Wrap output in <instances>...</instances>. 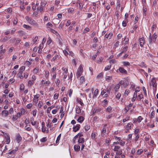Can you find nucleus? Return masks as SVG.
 <instances>
[{
    "label": "nucleus",
    "instance_id": "1",
    "mask_svg": "<svg viewBox=\"0 0 158 158\" xmlns=\"http://www.w3.org/2000/svg\"><path fill=\"white\" fill-rule=\"evenodd\" d=\"M112 150L114 152H116V155L117 156H120L122 154L123 151L119 146L114 145V146H112Z\"/></svg>",
    "mask_w": 158,
    "mask_h": 158
},
{
    "label": "nucleus",
    "instance_id": "2",
    "mask_svg": "<svg viewBox=\"0 0 158 158\" xmlns=\"http://www.w3.org/2000/svg\"><path fill=\"white\" fill-rule=\"evenodd\" d=\"M25 19L27 22L31 25L35 27H38L39 25L36 22L32 19L31 17L26 16L25 17Z\"/></svg>",
    "mask_w": 158,
    "mask_h": 158
},
{
    "label": "nucleus",
    "instance_id": "3",
    "mask_svg": "<svg viewBox=\"0 0 158 158\" xmlns=\"http://www.w3.org/2000/svg\"><path fill=\"white\" fill-rule=\"evenodd\" d=\"M83 67L81 64L78 68L77 72L76 74L77 77H79L82 74L83 72Z\"/></svg>",
    "mask_w": 158,
    "mask_h": 158
},
{
    "label": "nucleus",
    "instance_id": "4",
    "mask_svg": "<svg viewBox=\"0 0 158 158\" xmlns=\"http://www.w3.org/2000/svg\"><path fill=\"white\" fill-rule=\"evenodd\" d=\"M3 134L5 139V141L4 143L9 144L10 142V138L9 134L6 133H4Z\"/></svg>",
    "mask_w": 158,
    "mask_h": 158
},
{
    "label": "nucleus",
    "instance_id": "5",
    "mask_svg": "<svg viewBox=\"0 0 158 158\" xmlns=\"http://www.w3.org/2000/svg\"><path fill=\"white\" fill-rule=\"evenodd\" d=\"M107 126V125L106 124L104 125L103 126V127L101 131V134L102 137L105 138V137H106V127Z\"/></svg>",
    "mask_w": 158,
    "mask_h": 158
},
{
    "label": "nucleus",
    "instance_id": "6",
    "mask_svg": "<svg viewBox=\"0 0 158 158\" xmlns=\"http://www.w3.org/2000/svg\"><path fill=\"white\" fill-rule=\"evenodd\" d=\"M151 85L153 87L155 88H156L157 83L155 77H153L151 79Z\"/></svg>",
    "mask_w": 158,
    "mask_h": 158
},
{
    "label": "nucleus",
    "instance_id": "7",
    "mask_svg": "<svg viewBox=\"0 0 158 158\" xmlns=\"http://www.w3.org/2000/svg\"><path fill=\"white\" fill-rule=\"evenodd\" d=\"M25 112V110L23 108H21L20 110V111L17 113V116L18 118H20L22 115H24Z\"/></svg>",
    "mask_w": 158,
    "mask_h": 158
},
{
    "label": "nucleus",
    "instance_id": "8",
    "mask_svg": "<svg viewBox=\"0 0 158 158\" xmlns=\"http://www.w3.org/2000/svg\"><path fill=\"white\" fill-rule=\"evenodd\" d=\"M129 79L128 77L124 78V87L126 88L129 85Z\"/></svg>",
    "mask_w": 158,
    "mask_h": 158
},
{
    "label": "nucleus",
    "instance_id": "9",
    "mask_svg": "<svg viewBox=\"0 0 158 158\" xmlns=\"http://www.w3.org/2000/svg\"><path fill=\"white\" fill-rule=\"evenodd\" d=\"M139 43L140 46L143 47L145 43V40L144 38L142 37L139 38Z\"/></svg>",
    "mask_w": 158,
    "mask_h": 158
},
{
    "label": "nucleus",
    "instance_id": "10",
    "mask_svg": "<svg viewBox=\"0 0 158 158\" xmlns=\"http://www.w3.org/2000/svg\"><path fill=\"white\" fill-rule=\"evenodd\" d=\"M118 70L121 73L125 74H127V70L123 67H119Z\"/></svg>",
    "mask_w": 158,
    "mask_h": 158
},
{
    "label": "nucleus",
    "instance_id": "11",
    "mask_svg": "<svg viewBox=\"0 0 158 158\" xmlns=\"http://www.w3.org/2000/svg\"><path fill=\"white\" fill-rule=\"evenodd\" d=\"M113 36V33L112 32H107L105 35V38L108 39L111 38Z\"/></svg>",
    "mask_w": 158,
    "mask_h": 158
},
{
    "label": "nucleus",
    "instance_id": "12",
    "mask_svg": "<svg viewBox=\"0 0 158 158\" xmlns=\"http://www.w3.org/2000/svg\"><path fill=\"white\" fill-rule=\"evenodd\" d=\"M52 42V40L50 37H48V40L46 43L47 45L49 47L50 49H52L53 47L51 46V44Z\"/></svg>",
    "mask_w": 158,
    "mask_h": 158
},
{
    "label": "nucleus",
    "instance_id": "13",
    "mask_svg": "<svg viewBox=\"0 0 158 158\" xmlns=\"http://www.w3.org/2000/svg\"><path fill=\"white\" fill-rule=\"evenodd\" d=\"M2 114L3 117H7L9 114L8 111L6 110H3L2 112Z\"/></svg>",
    "mask_w": 158,
    "mask_h": 158
},
{
    "label": "nucleus",
    "instance_id": "14",
    "mask_svg": "<svg viewBox=\"0 0 158 158\" xmlns=\"http://www.w3.org/2000/svg\"><path fill=\"white\" fill-rule=\"evenodd\" d=\"M81 127V126L80 124H77L75 126H74L73 127V131L75 132H76L79 130Z\"/></svg>",
    "mask_w": 158,
    "mask_h": 158
},
{
    "label": "nucleus",
    "instance_id": "15",
    "mask_svg": "<svg viewBox=\"0 0 158 158\" xmlns=\"http://www.w3.org/2000/svg\"><path fill=\"white\" fill-rule=\"evenodd\" d=\"M77 102L79 103L81 106V108H82V107L84 106V104L83 102V101L80 98H77Z\"/></svg>",
    "mask_w": 158,
    "mask_h": 158
},
{
    "label": "nucleus",
    "instance_id": "16",
    "mask_svg": "<svg viewBox=\"0 0 158 158\" xmlns=\"http://www.w3.org/2000/svg\"><path fill=\"white\" fill-rule=\"evenodd\" d=\"M120 85L119 84H116L114 88L113 89L114 92H117L119 89Z\"/></svg>",
    "mask_w": 158,
    "mask_h": 158
},
{
    "label": "nucleus",
    "instance_id": "17",
    "mask_svg": "<svg viewBox=\"0 0 158 158\" xmlns=\"http://www.w3.org/2000/svg\"><path fill=\"white\" fill-rule=\"evenodd\" d=\"M40 97V95L39 94H36L34 95L33 100L34 102L37 103L39 100V98Z\"/></svg>",
    "mask_w": 158,
    "mask_h": 158
},
{
    "label": "nucleus",
    "instance_id": "18",
    "mask_svg": "<svg viewBox=\"0 0 158 158\" xmlns=\"http://www.w3.org/2000/svg\"><path fill=\"white\" fill-rule=\"evenodd\" d=\"M59 54H56L55 56H54L52 59V60L55 62L56 60H58L59 58Z\"/></svg>",
    "mask_w": 158,
    "mask_h": 158
},
{
    "label": "nucleus",
    "instance_id": "19",
    "mask_svg": "<svg viewBox=\"0 0 158 158\" xmlns=\"http://www.w3.org/2000/svg\"><path fill=\"white\" fill-rule=\"evenodd\" d=\"M78 143L79 144L81 145V144L84 143L85 142L84 139L83 137H80L79 138H78Z\"/></svg>",
    "mask_w": 158,
    "mask_h": 158
},
{
    "label": "nucleus",
    "instance_id": "20",
    "mask_svg": "<svg viewBox=\"0 0 158 158\" xmlns=\"http://www.w3.org/2000/svg\"><path fill=\"white\" fill-rule=\"evenodd\" d=\"M129 40L128 38L126 36H125L123 38V44H127L129 42Z\"/></svg>",
    "mask_w": 158,
    "mask_h": 158
},
{
    "label": "nucleus",
    "instance_id": "21",
    "mask_svg": "<svg viewBox=\"0 0 158 158\" xmlns=\"http://www.w3.org/2000/svg\"><path fill=\"white\" fill-rule=\"evenodd\" d=\"M147 11V6H143V16H146V12Z\"/></svg>",
    "mask_w": 158,
    "mask_h": 158
},
{
    "label": "nucleus",
    "instance_id": "22",
    "mask_svg": "<svg viewBox=\"0 0 158 158\" xmlns=\"http://www.w3.org/2000/svg\"><path fill=\"white\" fill-rule=\"evenodd\" d=\"M10 38L7 36H5L4 38H2L0 40V41L3 42H5L7 41Z\"/></svg>",
    "mask_w": 158,
    "mask_h": 158
},
{
    "label": "nucleus",
    "instance_id": "23",
    "mask_svg": "<svg viewBox=\"0 0 158 158\" xmlns=\"http://www.w3.org/2000/svg\"><path fill=\"white\" fill-rule=\"evenodd\" d=\"M6 51L5 49H4L3 50H0V59H2L3 57V55L4 54Z\"/></svg>",
    "mask_w": 158,
    "mask_h": 158
},
{
    "label": "nucleus",
    "instance_id": "24",
    "mask_svg": "<svg viewBox=\"0 0 158 158\" xmlns=\"http://www.w3.org/2000/svg\"><path fill=\"white\" fill-rule=\"evenodd\" d=\"M98 89H95L94 91V92L93 98H96L98 94Z\"/></svg>",
    "mask_w": 158,
    "mask_h": 158
},
{
    "label": "nucleus",
    "instance_id": "25",
    "mask_svg": "<svg viewBox=\"0 0 158 158\" xmlns=\"http://www.w3.org/2000/svg\"><path fill=\"white\" fill-rule=\"evenodd\" d=\"M16 141L17 143H19L22 140V137L19 134L17 135L16 136Z\"/></svg>",
    "mask_w": 158,
    "mask_h": 158
},
{
    "label": "nucleus",
    "instance_id": "26",
    "mask_svg": "<svg viewBox=\"0 0 158 158\" xmlns=\"http://www.w3.org/2000/svg\"><path fill=\"white\" fill-rule=\"evenodd\" d=\"M143 152V149H140L137 150V151L136 152L135 154L137 155H139L141 154Z\"/></svg>",
    "mask_w": 158,
    "mask_h": 158
},
{
    "label": "nucleus",
    "instance_id": "27",
    "mask_svg": "<svg viewBox=\"0 0 158 158\" xmlns=\"http://www.w3.org/2000/svg\"><path fill=\"white\" fill-rule=\"evenodd\" d=\"M74 149L76 151H79L80 149V146L78 145H75L74 146Z\"/></svg>",
    "mask_w": 158,
    "mask_h": 158
},
{
    "label": "nucleus",
    "instance_id": "28",
    "mask_svg": "<svg viewBox=\"0 0 158 158\" xmlns=\"http://www.w3.org/2000/svg\"><path fill=\"white\" fill-rule=\"evenodd\" d=\"M22 98L23 102L24 103H25L26 101H27V100L29 98V97L27 95H25L24 97H22Z\"/></svg>",
    "mask_w": 158,
    "mask_h": 158
},
{
    "label": "nucleus",
    "instance_id": "29",
    "mask_svg": "<svg viewBox=\"0 0 158 158\" xmlns=\"http://www.w3.org/2000/svg\"><path fill=\"white\" fill-rule=\"evenodd\" d=\"M84 118L82 116H79L77 119V121L80 123H81L84 120Z\"/></svg>",
    "mask_w": 158,
    "mask_h": 158
},
{
    "label": "nucleus",
    "instance_id": "30",
    "mask_svg": "<svg viewBox=\"0 0 158 158\" xmlns=\"http://www.w3.org/2000/svg\"><path fill=\"white\" fill-rule=\"evenodd\" d=\"M62 69L63 71V72L62 73L63 74H67L68 73V70L67 68H65V67H62Z\"/></svg>",
    "mask_w": 158,
    "mask_h": 158
},
{
    "label": "nucleus",
    "instance_id": "31",
    "mask_svg": "<svg viewBox=\"0 0 158 158\" xmlns=\"http://www.w3.org/2000/svg\"><path fill=\"white\" fill-rule=\"evenodd\" d=\"M135 91L134 94V96L135 97L136 96L137 97V92H138L139 91L140 89L139 88V87H137L135 89Z\"/></svg>",
    "mask_w": 158,
    "mask_h": 158
},
{
    "label": "nucleus",
    "instance_id": "32",
    "mask_svg": "<svg viewBox=\"0 0 158 158\" xmlns=\"http://www.w3.org/2000/svg\"><path fill=\"white\" fill-rule=\"evenodd\" d=\"M90 128V126L89 124H86L84 127L85 130V131H88Z\"/></svg>",
    "mask_w": 158,
    "mask_h": 158
},
{
    "label": "nucleus",
    "instance_id": "33",
    "mask_svg": "<svg viewBox=\"0 0 158 158\" xmlns=\"http://www.w3.org/2000/svg\"><path fill=\"white\" fill-rule=\"evenodd\" d=\"M23 27L26 29L27 30H31V27L29 25H26L25 24H24L23 25Z\"/></svg>",
    "mask_w": 158,
    "mask_h": 158
},
{
    "label": "nucleus",
    "instance_id": "34",
    "mask_svg": "<svg viewBox=\"0 0 158 158\" xmlns=\"http://www.w3.org/2000/svg\"><path fill=\"white\" fill-rule=\"evenodd\" d=\"M103 60V58L102 57H98L96 60V62L98 64L101 63Z\"/></svg>",
    "mask_w": 158,
    "mask_h": 158
},
{
    "label": "nucleus",
    "instance_id": "35",
    "mask_svg": "<svg viewBox=\"0 0 158 158\" xmlns=\"http://www.w3.org/2000/svg\"><path fill=\"white\" fill-rule=\"evenodd\" d=\"M81 107H78L76 108V112L78 114H80L81 112Z\"/></svg>",
    "mask_w": 158,
    "mask_h": 158
},
{
    "label": "nucleus",
    "instance_id": "36",
    "mask_svg": "<svg viewBox=\"0 0 158 158\" xmlns=\"http://www.w3.org/2000/svg\"><path fill=\"white\" fill-rule=\"evenodd\" d=\"M17 32L21 36H23L25 35V33L22 30H19Z\"/></svg>",
    "mask_w": 158,
    "mask_h": 158
},
{
    "label": "nucleus",
    "instance_id": "37",
    "mask_svg": "<svg viewBox=\"0 0 158 158\" xmlns=\"http://www.w3.org/2000/svg\"><path fill=\"white\" fill-rule=\"evenodd\" d=\"M49 75V72L48 71H45L44 76L45 77L47 80H48Z\"/></svg>",
    "mask_w": 158,
    "mask_h": 158
},
{
    "label": "nucleus",
    "instance_id": "38",
    "mask_svg": "<svg viewBox=\"0 0 158 158\" xmlns=\"http://www.w3.org/2000/svg\"><path fill=\"white\" fill-rule=\"evenodd\" d=\"M76 4L80 9L81 10L82 9L83 7V5L82 3L77 2Z\"/></svg>",
    "mask_w": 158,
    "mask_h": 158
},
{
    "label": "nucleus",
    "instance_id": "39",
    "mask_svg": "<svg viewBox=\"0 0 158 158\" xmlns=\"http://www.w3.org/2000/svg\"><path fill=\"white\" fill-rule=\"evenodd\" d=\"M143 119V118L141 116H139L137 119L135 120V121L139 123H140Z\"/></svg>",
    "mask_w": 158,
    "mask_h": 158
},
{
    "label": "nucleus",
    "instance_id": "40",
    "mask_svg": "<svg viewBox=\"0 0 158 158\" xmlns=\"http://www.w3.org/2000/svg\"><path fill=\"white\" fill-rule=\"evenodd\" d=\"M132 125L133 126V124L131 123H127L126 127L128 129H131V127Z\"/></svg>",
    "mask_w": 158,
    "mask_h": 158
},
{
    "label": "nucleus",
    "instance_id": "41",
    "mask_svg": "<svg viewBox=\"0 0 158 158\" xmlns=\"http://www.w3.org/2000/svg\"><path fill=\"white\" fill-rule=\"evenodd\" d=\"M23 72L19 71V73L18 74V76L21 79H22L23 78Z\"/></svg>",
    "mask_w": 158,
    "mask_h": 158
},
{
    "label": "nucleus",
    "instance_id": "42",
    "mask_svg": "<svg viewBox=\"0 0 158 158\" xmlns=\"http://www.w3.org/2000/svg\"><path fill=\"white\" fill-rule=\"evenodd\" d=\"M31 124L32 126H35V127L36 129H37L38 128V124H37L36 122L35 121H34L32 123H31Z\"/></svg>",
    "mask_w": 158,
    "mask_h": 158
},
{
    "label": "nucleus",
    "instance_id": "43",
    "mask_svg": "<svg viewBox=\"0 0 158 158\" xmlns=\"http://www.w3.org/2000/svg\"><path fill=\"white\" fill-rule=\"evenodd\" d=\"M120 42L118 41H117L116 42L114 43L113 47L114 48H117Z\"/></svg>",
    "mask_w": 158,
    "mask_h": 158
},
{
    "label": "nucleus",
    "instance_id": "44",
    "mask_svg": "<svg viewBox=\"0 0 158 158\" xmlns=\"http://www.w3.org/2000/svg\"><path fill=\"white\" fill-rule=\"evenodd\" d=\"M95 108L96 109V110L97 114H99L101 113L102 110L99 107H95Z\"/></svg>",
    "mask_w": 158,
    "mask_h": 158
},
{
    "label": "nucleus",
    "instance_id": "45",
    "mask_svg": "<svg viewBox=\"0 0 158 158\" xmlns=\"http://www.w3.org/2000/svg\"><path fill=\"white\" fill-rule=\"evenodd\" d=\"M102 103H103V106L104 107H106L108 104V102L107 100L105 99L102 102Z\"/></svg>",
    "mask_w": 158,
    "mask_h": 158
},
{
    "label": "nucleus",
    "instance_id": "46",
    "mask_svg": "<svg viewBox=\"0 0 158 158\" xmlns=\"http://www.w3.org/2000/svg\"><path fill=\"white\" fill-rule=\"evenodd\" d=\"M119 145L122 146H124L125 144V142L123 140H122L120 139V140L119 141Z\"/></svg>",
    "mask_w": 158,
    "mask_h": 158
},
{
    "label": "nucleus",
    "instance_id": "47",
    "mask_svg": "<svg viewBox=\"0 0 158 158\" xmlns=\"http://www.w3.org/2000/svg\"><path fill=\"white\" fill-rule=\"evenodd\" d=\"M46 25L47 27L49 28H50L51 27H52L53 26L52 24L50 22L47 23Z\"/></svg>",
    "mask_w": 158,
    "mask_h": 158
},
{
    "label": "nucleus",
    "instance_id": "48",
    "mask_svg": "<svg viewBox=\"0 0 158 158\" xmlns=\"http://www.w3.org/2000/svg\"><path fill=\"white\" fill-rule=\"evenodd\" d=\"M112 110V107L110 106H109L106 109V111L108 112H110Z\"/></svg>",
    "mask_w": 158,
    "mask_h": 158
},
{
    "label": "nucleus",
    "instance_id": "49",
    "mask_svg": "<svg viewBox=\"0 0 158 158\" xmlns=\"http://www.w3.org/2000/svg\"><path fill=\"white\" fill-rule=\"evenodd\" d=\"M16 152H15V151L13 150L9 152H8V154L10 155H12L13 156H15Z\"/></svg>",
    "mask_w": 158,
    "mask_h": 158
},
{
    "label": "nucleus",
    "instance_id": "50",
    "mask_svg": "<svg viewBox=\"0 0 158 158\" xmlns=\"http://www.w3.org/2000/svg\"><path fill=\"white\" fill-rule=\"evenodd\" d=\"M25 129L28 131H31V130H33V129H32L31 127H27V125H26L25 127Z\"/></svg>",
    "mask_w": 158,
    "mask_h": 158
},
{
    "label": "nucleus",
    "instance_id": "51",
    "mask_svg": "<svg viewBox=\"0 0 158 158\" xmlns=\"http://www.w3.org/2000/svg\"><path fill=\"white\" fill-rule=\"evenodd\" d=\"M149 42L150 44H152V35L151 33H149Z\"/></svg>",
    "mask_w": 158,
    "mask_h": 158
},
{
    "label": "nucleus",
    "instance_id": "52",
    "mask_svg": "<svg viewBox=\"0 0 158 158\" xmlns=\"http://www.w3.org/2000/svg\"><path fill=\"white\" fill-rule=\"evenodd\" d=\"M130 93V90L128 89H126L124 92V95L125 96L127 97V96Z\"/></svg>",
    "mask_w": 158,
    "mask_h": 158
},
{
    "label": "nucleus",
    "instance_id": "53",
    "mask_svg": "<svg viewBox=\"0 0 158 158\" xmlns=\"http://www.w3.org/2000/svg\"><path fill=\"white\" fill-rule=\"evenodd\" d=\"M116 4L117 7L118 8V9H119L120 7V1L119 0H117Z\"/></svg>",
    "mask_w": 158,
    "mask_h": 158
},
{
    "label": "nucleus",
    "instance_id": "54",
    "mask_svg": "<svg viewBox=\"0 0 158 158\" xmlns=\"http://www.w3.org/2000/svg\"><path fill=\"white\" fill-rule=\"evenodd\" d=\"M47 3V2L45 0H43L42 1L41 4V5L42 7H44L46 6Z\"/></svg>",
    "mask_w": 158,
    "mask_h": 158
},
{
    "label": "nucleus",
    "instance_id": "55",
    "mask_svg": "<svg viewBox=\"0 0 158 158\" xmlns=\"http://www.w3.org/2000/svg\"><path fill=\"white\" fill-rule=\"evenodd\" d=\"M106 92L109 93V94H110V92L111 91V87L110 86H108L107 87V88H106Z\"/></svg>",
    "mask_w": 158,
    "mask_h": 158
},
{
    "label": "nucleus",
    "instance_id": "56",
    "mask_svg": "<svg viewBox=\"0 0 158 158\" xmlns=\"http://www.w3.org/2000/svg\"><path fill=\"white\" fill-rule=\"evenodd\" d=\"M122 63L123 64V65L125 66H129L130 65L129 62L127 61H123L122 62Z\"/></svg>",
    "mask_w": 158,
    "mask_h": 158
},
{
    "label": "nucleus",
    "instance_id": "57",
    "mask_svg": "<svg viewBox=\"0 0 158 158\" xmlns=\"http://www.w3.org/2000/svg\"><path fill=\"white\" fill-rule=\"evenodd\" d=\"M34 82L33 81L31 80H29L28 81V86H31L34 83Z\"/></svg>",
    "mask_w": 158,
    "mask_h": 158
},
{
    "label": "nucleus",
    "instance_id": "58",
    "mask_svg": "<svg viewBox=\"0 0 158 158\" xmlns=\"http://www.w3.org/2000/svg\"><path fill=\"white\" fill-rule=\"evenodd\" d=\"M80 81L81 83H84V82L85 81V79L84 76H82L80 77Z\"/></svg>",
    "mask_w": 158,
    "mask_h": 158
},
{
    "label": "nucleus",
    "instance_id": "59",
    "mask_svg": "<svg viewBox=\"0 0 158 158\" xmlns=\"http://www.w3.org/2000/svg\"><path fill=\"white\" fill-rule=\"evenodd\" d=\"M52 74V80H54L56 78V73H51Z\"/></svg>",
    "mask_w": 158,
    "mask_h": 158
},
{
    "label": "nucleus",
    "instance_id": "60",
    "mask_svg": "<svg viewBox=\"0 0 158 158\" xmlns=\"http://www.w3.org/2000/svg\"><path fill=\"white\" fill-rule=\"evenodd\" d=\"M54 106H55L52 105L51 106L49 107L47 110V113H50V111L51 110V109L54 108Z\"/></svg>",
    "mask_w": 158,
    "mask_h": 158
},
{
    "label": "nucleus",
    "instance_id": "61",
    "mask_svg": "<svg viewBox=\"0 0 158 158\" xmlns=\"http://www.w3.org/2000/svg\"><path fill=\"white\" fill-rule=\"evenodd\" d=\"M152 37L153 38V40H154V41H156L157 37V35L155 33L152 35Z\"/></svg>",
    "mask_w": 158,
    "mask_h": 158
},
{
    "label": "nucleus",
    "instance_id": "62",
    "mask_svg": "<svg viewBox=\"0 0 158 158\" xmlns=\"http://www.w3.org/2000/svg\"><path fill=\"white\" fill-rule=\"evenodd\" d=\"M128 21H126L125 20H123L122 22V26L123 27H125L126 26L127 23L128 22Z\"/></svg>",
    "mask_w": 158,
    "mask_h": 158
},
{
    "label": "nucleus",
    "instance_id": "63",
    "mask_svg": "<svg viewBox=\"0 0 158 158\" xmlns=\"http://www.w3.org/2000/svg\"><path fill=\"white\" fill-rule=\"evenodd\" d=\"M128 47L127 46L124 47L122 50V53H123L126 52L128 50Z\"/></svg>",
    "mask_w": 158,
    "mask_h": 158
},
{
    "label": "nucleus",
    "instance_id": "64",
    "mask_svg": "<svg viewBox=\"0 0 158 158\" xmlns=\"http://www.w3.org/2000/svg\"><path fill=\"white\" fill-rule=\"evenodd\" d=\"M39 71V69L38 68H35L33 70V72L34 73L36 74Z\"/></svg>",
    "mask_w": 158,
    "mask_h": 158
}]
</instances>
